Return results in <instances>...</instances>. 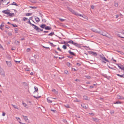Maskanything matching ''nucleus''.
<instances>
[{"mask_svg": "<svg viewBox=\"0 0 124 124\" xmlns=\"http://www.w3.org/2000/svg\"><path fill=\"white\" fill-rule=\"evenodd\" d=\"M68 43H69L71 44H73L74 45L78 47H81L80 45L78 43L73 41L72 40H70L68 42Z\"/></svg>", "mask_w": 124, "mask_h": 124, "instance_id": "nucleus-1", "label": "nucleus"}, {"mask_svg": "<svg viewBox=\"0 0 124 124\" xmlns=\"http://www.w3.org/2000/svg\"><path fill=\"white\" fill-rule=\"evenodd\" d=\"M69 10L73 14L78 16H79L82 17H83V16L82 15L79 14L78 13L76 12L73 10L71 9V8L69 9Z\"/></svg>", "mask_w": 124, "mask_h": 124, "instance_id": "nucleus-2", "label": "nucleus"}, {"mask_svg": "<svg viewBox=\"0 0 124 124\" xmlns=\"http://www.w3.org/2000/svg\"><path fill=\"white\" fill-rule=\"evenodd\" d=\"M7 65L9 67H11L12 66L11 62V61H6Z\"/></svg>", "mask_w": 124, "mask_h": 124, "instance_id": "nucleus-3", "label": "nucleus"}, {"mask_svg": "<svg viewBox=\"0 0 124 124\" xmlns=\"http://www.w3.org/2000/svg\"><path fill=\"white\" fill-rule=\"evenodd\" d=\"M95 32H97L98 33H99V34H100L102 35L103 36H105L107 37H108V36H107V34L105 33L102 32L101 33V32L99 31H95Z\"/></svg>", "mask_w": 124, "mask_h": 124, "instance_id": "nucleus-4", "label": "nucleus"}, {"mask_svg": "<svg viewBox=\"0 0 124 124\" xmlns=\"http://www.w3.org/2000/svg\"><path fill=\"white\" fill-rule=\"evenodd\" d=\"M8 0H3L2 4L3 5H7L9 3V2H7Z\"/></svg>", "mask_w": 124, "mask_h": 124, "instance_id": "nucleus-5", "label": "nucleus"}, {"mask_svg": "<svg viewBox=\"0 0 124 124\" xmlns=\"http://www.w3.org/2000/svg\"><path fill=\"white\" fill-rule=\"evenodd\" d=\"M31 26H34V27H33V28L34 29L36 30V31H38L39 29V27H38L36 25H35L34 24H32V25Z\"/></svg>", "mask_w": 124, "mask_h": 124, "instance_id": "nucleus-6", "label": "nucleus"}, {"mask_svg": "<svg viewBox=\"0 0 124 124\" xmlns=\"http://www.w3.org/2000/svg\"><path fill=\"white\" fill-rule=\"evenodd\" d=\"M90 54H91L93 55L97 56V53L93 51L89 52Z\"/></svg>", "mask_w": 124, "mask_h": 124, "instance_id": "nucleus-7", "label": "nucleus"}, {"mask_svg": "<svg viewBox=\"0 0 124 124\" xmlns=\"http://www.w3.org/2000/svg\"><path fill=\"white\" fill-rule=\"evenodd\" d=\"M0 73L1 75H2L4 77L5 76V74L3 70L1 69L0 70Z\"/></svg>", "mask_w": 124, "mask_h": 124, "instance_id": "nucleus-8", "label": "nucleus"}, {"mask_svg": "<svg viewBox=\"0 0 124 124\" xmlns=\"http://www.w3.org/2000/svg\"><path fill=\"white\" fill-rule=\"evenodd\" d=\"M52 99V98L48 97L47 99V101L49 103H51L52 102V101L51 100V99Z\"/></svg>", "mask_w": 124, "mask_h": 124, "instance_id": "nucleus-9", "label": "nucleus"}, {"mask_svg": "<svg viewBox=\"0 0 124 124\" xmlns=\"http://www.w3.org/2000/svg\"><path fill=\"white\" fill-rule=\"evenodd\" d=\"M93 119L94 121L96 122H99V119L97 118H93Z\"/></svg>", "mask_w": 124, "mask_h": 124, "instance_id": "nucleus-10", "label": "nucleus"}, {"mask_svg": "<svg viewBox=\"0 0 124 124\" xmlns=\"http://www.w3.org/2000/svg\"><path fill=\"white\" fill-rule=\"evenodd\" d=\"M35 19L37 23H38L40 21L39 18L37 16H35Z\"/></svg>", "mask_w": 124, "mask_h": 124, "instance_id": "nucleus-11", "label": "nucleus"}, {"mask_svg": "<svg viewBox=\"0 0 124 124\" xmlns=\"http://www.w3.org/2000/svg\"><path fill=\"white\" fill-rule=\"evenodd\" d=\"M46 25L45 24H42L40 26V27L42 28H45V29Z\"/></svg>", "mask_w": 124, "mask_h": 124, "instance_id": "nucleus-12", "label": "nucleus"}, {"mask_svg": "<svg viewBox=\"0 0 124 124\" xmlns=\"http://www.w3.org/2000/svg\"><path fill=\"white\" fill-rule=\"evenodd\" d=\"M101 58L103 60H104V61H105L107 62H110L109 61L108 59H107L104 57H101Z\"/></svg>", "mask_w": 124, "mask_h": 124, "instance_id": "nucleus-13", "label": "nucleus"}, {"mask_svg": "<svg viewBox=\"0 0 124 124\" xmlns=\"http://www.w3.org/2000/svg\"><path fill=\"white\" fill-rule=\"evenodd\" d=\"M51 28L50 27L48 26H46L45 29L47 30H49L51 29Z\"/></svg>", "mask_w": 124, "mask_h": 124, "instance_id": "nucleus-14", "label": "nucleus"}, {"mask_svg": "<svg viewBox=\"0 0 124 124\" xmlns=\"http://www.w3.org/2000/svg\"><path fill=\"white\" fill-rule=\"evenodd\" d=\"M104 77L105 78H107L108 79H109L110 78V77L109 76H107L105 74L103 75Z\"/></svg>", "mask_w": 124, "mask_h": 124, "instance_id": "nucleus-15", "label": "nucleus"}, {"mask_svg": "<svg viewBox=\"0 0 124 124\" xmlns=\"http://www.w3.org/2000/svg\"><path fill=\"white\" fill-rule=\"evenodd\" d=\"M23 118L25 120V121H26L27 122L28 121V118L27 117V116H24V115H23Z\"/></svg>", "mask_w": 124, "mask_h": 124, "instance_id": "nucleus-16", "label": "nucleus"}, {"mask_svg": "<svg viewBox=\"0 0 124 124\" xmlns=\"http://www.w3.org/2000/svg\"><path fill=\"white\" fill-rule=\"evenodd\" d=\"M3 13H4L5 14L8 15L9 14V12H8L7 10H3L2 11Z\"/></svg>", "mask_w": 124, "mask_h": 124, "instance_id": "nucleus-17", "label": "nucleus"}, {"mask_svg": "<svg viewBox=\"0 0 124 124\" xmlns=\"http://www.w3.org/2000/svg\"><path fill=\"white\" fill-rule=\"evenodd\" d=\"M116 75L119 77H120L121 78H124V74L120 75L119 74H116Z\"/></svg>", "mask_w": 124, "mask_h": 124, "instance_id": "nucleus-18", "label": "nucleus"}, {"mask_svg": "<svg viewBox=\"0 0 124 124\" xmlns=\"http://www.w3.org/2000/svg\"><path fill=\"white\" fill-rule=\"evenodd\" d=\"M68 52L71 55H75L74 53L73 52H71L70 50H69Z\"/></svg>", "mask_w": 124, "mask_h": 124, "instance_id": "nucleus-19", "label": "nucleus"}, {"mask_svg": "<svg viewBox=\"0 0 124 124\" xmlns=\"http://www.w3.org/2000/svg\"><path fill=\"white\" fill-rule=\"evenodd\" d=\"M35 91H34L33 93H35V92H36L38 91V89L37 87L36 86H34V87Z\"/></svg>", "mask_w": 124, "mask_h": 124, "instance_id": "nucleus-20", "label": "nucleus"}, {"mask_svg": "<svg viewBox=\"0 0 124 124\" xmlns=\"http://www.w3.org/2000/svg\"><path fill=\"white\" fill-rule=\"evenodd\" d=\"M22 104L24 107L27 108V105L25 103H24L23 101L22 102Z\"/></svg>", "mask_w": 124, "mask_h": 124, "instance_id": "nucleus-21", "label": "nucleus"}, {"mask_svg": "<svg viewBox=\"0 0 124 124\" xmlns=\"http://www.w3.org/2000/svg\"><path fill=\"white\" fill-rule=\"evenodd\" d=\"M81 105L82 107L83 108H85L86 109H87V107H86V106H85V104H81Z\"/></svg>", "mask_w": 124, "mask_h": 124, "instance_id": "nucleus-22", "label": "nucleus"}, {"mask_svg": "<svg viewBox=\"0 0 124 124\" xmlns=\"http://www.w3.org/2000/svg\"><path fill=\"white\" fill-rule=\"evenodd\" d=\"M9 14H8V15L9 16H13V15L14 14V13H10L9 12Z\"/></svg>", "mask_w": 124, "mask_h": 124, "instance_id": "nucleus-23", "label": "nucleus"}, {"mask_svg": "<svg viewBox=\"0 0 124 124\" xmlns=\"http://www.w3.org/2000/svg\"><path fill=\"white\" fill-rule=\"evenodd\" d=\"M117 99H124V98H121V97L119 95H117Z\"/></svg>", "mask_w": 124, "mask_h": 124, "instance_id": "nucleus-24", "label": "nucleus"}, {"mask_svg": "<svg viewBox=\"0 0 124 124\" xmlns=\"http://www.w3.org/2000/svg\"><path fill=\"white\" fill-rule=\"evenodd\" d=\"M15 31V33H17V31H18V28H15L14 29Z\"/></svg>", "mask_w": 124, "mask_h": 124, "instance_id": "nucleus-25", "label": "nucleus"}, {"mask_svg": "<svg viewBox=\"0 0 124 124\" xmlns=\"http://www.w3.org/2000/svg\"><path fill=\"white\" fill-rule=\"evenodd\" d=\"M10 5H14L16 6H18V5L16 4V2H13Z\"/></svg>", "mask_w": 124, "mask_h": 124, "instance_id": "nucleus-26", "label": "nucleus"}, {"mask_svg": "<svg viewBox=\"0 0 124 124\" xmlns=\"http://www.w3.org/2000/svg\"><path fill=\"white\" fill-rule=\"evenodd\" d=\"M74 101L80 102V100H78L77 98H76L74 100Z\"/></svg>", "mask_w": 124, "mask_h": 124, "instance_id": "nucleus-27", "label": "nucleus"}, {"mask_svg": "<svg viewBox=\"0 0 124 124\" xmlns=\"http://www.w3.org/2000/svg\"><path fill=\"white\" fill-rule=\"evenodd\" d=\"M83 99H84L85 100H87V96H83Z\"/></svg>", "mask_w": 124, "mask_h": 124, "instance_id": "nucleus-28", "label": "nucleus"}, {"mask_svg": "<svg viewBox=\"0 0 124 124\" xmlns=\"http://www.w3.org/2000/svg\"><path fill=\"white\" fill-rule=\"evenodd\" d=\"M54 34V32H51L49 34H48V35L52 36Z\"/></svg>", "mask_w": 124, "mask_h": 124, "instance_id": "nucleus-29", "label": "nucleus"}, {"mask_svg": "<svg viewBox=\"0 0 124 124\" xmlns=\"http://www.w3.org/2000/svg\"><path fill=\"white\" fill-rule=\"evenodd\" d=\"M11 105L15 108L18 109L17 108V106L15 105H13V104H12Z\"/></svg>", "mask_w": 124, "mask_h": 124, "instance_id": "nucleus-30", "label": "nucleus"}, {"mask_svg": "<svg viewBox=\"0 0 124 124\" xmlns=\"http://www.w3.org/2000/svg\"><path fill=\"white\" fill-rule=\"evenodd\" d=\"M67 65L69 67H70L71 66V64L69 62H67Z\"/></svg>", "mask_w": 124, "mask_h": 124, "instance_id": "nucleus-31", "label": "nucleus"}, {"mask_svg": "<svg viewBox=\"0 0 124 124\" xmlns=\"http://www.w3.org/2000/svg\"><path fill=\"white\" fill-rule=\"evenodd\" d=\"M48 43H49L50 45H51V46H54V47L55 46H56V45H54L52 43H51V42H48Z\"/></svg>", "mask_w": 124, "mask_h": 124, "instance_id": "nucleus-32", "label": "nucleus"}, {"mask_svg": "<svg viewBox=\"0 0 124 124\" xmlns=\"http://www.w3.org/2000/svg\"><path fill=\"white\" fill-rule=\"evenodd\" d=\"M114 6L116 7H117L118 6V3L117 2H115L114 3Z\"/></svg>", "mask_w": 124, "mask_h": 124, "instance_id": "nucleus-33", "label": "nucleus"}, {"mask_svg": "<svg viewBox=\"0 0 124 124\" xmlns=\"http://www.w3.org/2000/svg\"><path fill=\"white\" fill-rule=\"evenodd\" d=\"M19 42L16 40L15 41V43L16 45H18Z\"/></svg>", "mask_w": 124, "mask_h": 124, "instance_id": "nucleus-34", "label": "nucleus"}, {"mask_svg": "<svg viewBox=\"0 0 124 124\" xmlns=\"http://www.w3.org/2000/svg\"><path fill=\"white\" fill-rule=\"evenodd\" d=\"M52 91L53 92H54V93L56 94H57L58 93V92L56 91L55 89L53 90Z\"/></svg>", "mask_w": 124, "mask_h": 124, "instance_id": "nucleus-35", "label": "nucleus"}, {"mask_svg": "<svg viewBox=\"0 0 124 124\" xmlns=\"http://www.w3.org/2000/svg\"><path fill=\"white\" fill-rule=\"evenodd\" d=\"M121 70L124 71V65H121V68H120Z\"/></svg>", "mask_w": 124, "mask_h": 124, "instance_id": "nucleus-36", "label": "nucleus"}, {"mask_svg": "<svg viewBox=\"0 0 124 124\" xmlns=\"http://www.w3.org/2000/svg\"><path fill=\"white\" fill-rule=\"evenodd\" d=\"M85 77L87 79H90L91 78V76H85Z\"/></svg>", "mask_w": 124, "mask_h": 124, "instance_id": "nucleus-37", "label": "nucleus"}, {"mask_svg": "<svg viewBox=\"0 0 124 124\" xmlns=\"http://www.w3.org/2000/svg\"><path fill=\"white\" fill-rule=\"evenodd\" d=\"M121 102H120L119 101H116V102H115L114 103V104H121Z\"/></svg>", "mask_w": 124, "mask_h": 124, "instance_id": "nucleus-38", "label": "nucleus"}, {"mask_svg": "<svg viewBox=\"0 0 124 124\" xmlns=\"http://www.w3.org/2000/svg\"><path fill=\"white\" fill-rule=\"evenodd\" d=\"M32 14V13H27L26 14V16H28L31 15Z\"/></svg>", "mask_w": 124, "mask_h": 124, "instance_id": "nucleus-39", "label": "nucleus"}, {"mask_svg": "<svg viewBox=\"0 0 124 124\" xmlns=\"http://www.w3.org/2000/svg\"><path fill=\"white\" fill-rule=\"evenodd\" d=\"M33 97H34L36 99H38L39 98H40L41 97L40 96H38V97H36L35 96H33Z\"/></svg>", "mask_w": 124, "mask_h": 124, "instance_id": "nucleus-40", "label": "nucleus"}, {"mask_svg": "<svg viewBox=\"0 0 124 124\" xmlns=\"http://www.w3.org/2000/svg\"><path fill=\"white\" fill-rule=\"evenodd\" d=\"M64 72L65 74H68V71L67 70H65L64 71Z\"/></svg>", "mask_w": 124, "mask_h": 124, "instance_id": "nucleus-41", "label": "nucleus"}, {"mask_svg": "<svg viewBox=\"0 0 124 124\" xmlns=\"http://www.w3.org/2000/svg\"><path fill=\"white\" fill-rule=\"evenodd\" d=\"M116 65L118 66L119 68L120 69L121 68V65L120 64H116Z\"/></svg>", "mask_w": 124, "mask_h": 124, "instance_id": "nucleus-42", "label": "nucleus"}, {"mask_svg": "<svg viewBox=\"0 0 124 124\" xmlns=\"http://www.w3.org/2000/svg\"><path fill=\"white\" fill-rule=\"evenodd\" d=\"M62 48H63L64 49H66L67 48V47L65 45H63L62 46Z\"/></svg>", "mask_w": 124, "mask_h": 124, "instance_id": "nucleus-43", "label": "nucleus"}, {"mask_svg": "<svg viewBox=\"0 0 124 124\" xmlns=\"http://www.w3.org/2000/svg\"><path fill=\"white\" fill-rule=\"evenodd\" d=\"M27 18L25 17H24L23 18V20L24 21H25V20H27Z\"/></svg>", "mask_w": 124, "mask_h": 124, "instance_id": "nucleus-44", "label": "nucleus"}, {"mask_svg": "<svg viewBox=\"0 0 124 124\" xmlns=\"http://www.w3.org/2000/svg\"><path fill=\"white\" fill-rule=\"evenodd\" d=\"M29 7L32 8V9H35L36 8H37V7H31V6H30Z\"/></svg>", "mask_w": 124, "mask_h": 124, "instance_id": "nucleus-45", "label": "nucleus"}, {"mask_svg": "<svg viewBox=\"0 0 124 124\" xmlns=\"http://www.w3.org/2000/svg\"><path fill=\"white\" fill-rule=\"evenodd\" d=\"M65 106L67 108H70V107L69 106L68 104H67L65 105Z\"/></svg>", "mask_w": 124, "mask_h": 124, "instance_id": "nucleus-46", "label": "nucleus"}, {"mask_svg": "<svg viewBox=\"0 0 124 124\" xmlns=\"http://www.w3.org/2000/svg\"><path fill=\"white\" fill-rule=\"evenodd\" d=\"M118 36L120 37V38H124V37H122V36H120V34H118Z\"/></svg>", "mask_w": 124, "mask_h": 124, "instance_id": "nucleus-47", "label": "nucleus"}, {"mask_svg": "<svg viewBox=\"0 0 124 124\" xmlns=\"http://www.w3.org/2000/svg\"><path fill=\"white\" fill-rule=\"evenodd\" d=\"M43 30L42 29H41L40 28H39V30H38V31H37L38 32H40V31H42Z\"/></svg>", "mask_w": 124, "mask_h": 124, "instance_id": "nucleus-48", "label": "nucleus"}, {"mask_svg": "<svg viewBox=\"0 0 124 124\" xmlns=\"http://www.w3.org/2000/svg\"><path fill=\"white\" fill-rule=\"evenodd\" d=\"M59 19L61 21H62V22L63 21H64V20H65L64 19H63L62 18H59Z\"/></svg>", "mask_w": 124, "mask_h": 124, "instance_id": "nucleus-49", "label": "nucleus"}, {"mask_svg": "<svg viewBox=\"0 0 124 124\" xmlns=\"http://www.w3.org/2000/svg\"><path fill=\"white\" fill-rule=\"evenodd\" d=\"M28 23H29L30 24V25L31 26L32 25V24H32L31 23V22H30V21L29 19V20Z\"/></svg>", "mask_w": 124, "mask_h": 124, "instance_id": "nucleus-50", "label": "nucleus"}, {"mask_svg": "<svg viewBox=\"0 0 124 124\" xmlns=\"http://www.w3.org/2000/svg\"><path fill=\"white\" fill-rule=\"evenodd\" d=\"M11 24L14 27H17V26L16 24Z\"/></svg>", "mask_w": 124, "mask_h": 124, "instance_id": "nucleus-51", "label": "nucleus"}, {"mask_svg": "<svg viewBox=\"0 0 124 124\" xmlns=\"http://www.w3.org/2000/svg\"><path fill=\"white\" fill-rule=\"evenodd\" d=\"M57 49L59 51H60L62 52V51L60 49V48L59 47H58L57 48Z\"/></svg>", "mask_w": 124, "mask_h": 124, "instance_id": "nucleus-52", "label": "nucleus"}, {"mask_svg": "<svg viewBox=\"0 0 124 124\" xmlns=\"http://www.w3.org/2000/svg\"><path fill=\"white\" fill-rule=\"evenodd\" d=\"M42 21L44 23H46V20L45 19H42Z\"/></svg>", "mask_w": 124, "mask_h": 124, "instance_id": "nucleus-53", "label": "nucleus"}, {"mask_svg": "<svg viewBox=\"0 0 124 124\" xmlns=\"http://www.w3.org/2000/svg\"><path fill=\"white\" fill-rule=\"evenodd\" d=\"M76 64L77 65H78L79 66H80L81 64H80L79 63H77Z\"/></svg>", "mask_w": 124, "mask_h": 124, "instance_id": "nucleus-54", "label": "nucleus"}, {"mask_svg": "<svg viewBox=\"0 0 124 124\" xmlns=\"http://www.w3.org/2000/svg\"><path fill=\"white\" fill-rule=\"evenodd\" d=\"M5 114H6L5 113H4L3 112L2 115L3 116H4L5 115Z\"/></svg>", "mask_w": 124, "mask_h": 124, "instance_id": "nucleus-55", "label": "nucleus"}, {"mask_svg": "<svg viewBox=\"0 0 124 124\" xmlns=\"http://www.w3.org/2000/svg\"><path fill=\"white\" fill-rule=\"evenodd\" d=\"M3 0H0V5H1L2 2H3Z\"/></svg>", "mask_w": 124, "mask_h": 124, "instance_id": "nucleus-56", "label": "nucleus"}, {"mask_svg": "<svg viewBox=\"0 0 124 124\" xmlns=\"http://www.w3.org/2000/svg\"><path fill=\"white\" fill-rule=\"evenodd\" d=\"M118 52H119V53L121 54L122 55H123L124 54V53L120 51H119Z\"/></svg>", "mask_w": 124, "mask_h": 124, "instance_id": "nucleus-57", "label": "nucleus"}, {"mask_svg": "<svg viewBox=\"0 0 124 124\" xmlns=\"http://www.w3.org/2000/svg\"><path fill=\"white\" fill-rule=\"evenodd\" d=\"M15 62H16V63H20V61H16V60H15Z\"/></svg>", "mask_w": 124, "mask_h": 124, "instance_id": "nucleus-58", "label": "nucleus"}, {"mask_svg": "<svg viewBox=\"0 0 124 124\" xmlns=\"http://www.w3.org/2000/svg\"><path fill=\"white\" fill-rule=\"evenodd\" d=\"M43 47L44 48H47V49L49 48V47H45V46H43Z\"/></svg>", "mask_w": 124, "mask_h": 124, "instance_id": "nucleus-59", "label": "nucleus"}, {"mask_svg": "<svg viewBox=\"0 0 124 124\" xmlns=\"http://www.w3.org/2000/svg\"><path fill=\"white\" fill-rule=\"evenodd\" d=\"M91 8L92 9H93L94 8V6L92 5L91 6Z\"/></svg>", "mask_w": 124, "mask_h": 124, "instance_id": "nucleus-60", "label": "nucleus"}, {"mask_svg": "<svg viewBox=\"0 0 124 124\" xmlns=\"http://www.w3.org/2000/svg\"><path fill=\"white\" fill-rule=\"evenodd\" d=\"M45 33H46L48 32V31H44L43 32Z\"/></svg>", "mask_w": 124, "mask_h": 124, "instance_id": "nucleus-61", "label": "nucleus"}, {"mask_svg": "<svg viewBox=\"0 0 124 124\" xmlns=\"http://www.w3.org/2000/svg\"><path fill=\"white\" fill-rule=\"evenodd\" d=\"M16 119L18 118L17 120L18 121L21 120L20 119L19 117H16Z\"/></svg>", "mask_w": 124, "mask_h": 124, "instance_id": "nucleus-62", "label": "nucleus"}, {"mask_svg": "<svg viewBox=\"0 0 124 124\" xmlns=\"http://www.w3.org/2000/svg\"><path fill=\"white\" fill-rule=\"evenodd\" d=\"M90 88H93V86H92V85H91V86H90Z\"/></svg>", "mask_w": 124, "mask_h": 124, "instance_id": "nucleus-63", "label": "nucleus"}, {"mask_svg": "<svg viewBox=\"0 0 124 124\" xmlns=\"http://www.w3.org/2000/svg\"><path fill=\"white\" fill-rule=\"evenodd\" d=\"M116 18H117L118 17H119V16L118 15H116Z\"/></svg>", "mask_w": 124, "mask_h": 124, "instance_id": "nucleus-64", "label": "nucleus"}]
</instances>
